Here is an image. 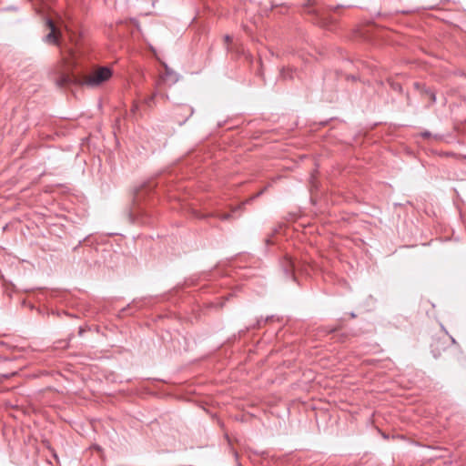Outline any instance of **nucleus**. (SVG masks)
Masks as SVG:
<instances>
[{"label": "nucleus", "instance_id": "f257e3e1", "mask_svg": "<svg viewBox=\"0 0 466 466\" xmlns=\"http://www.w3.org/2000/svg\"><path fill=\"white\" fill-rule=\"evenodd\" d=\"M113 76V69L106 66H93L76 76H64L61 85L74 84L89 89L103 87Z\"/></svg>", "mask_w": 466, "mask_h": 466}, {"label": "nucleus", "instance_id": "f03ea898", "mask_svg": "<svg viewBox=\"0 0 466 466\" xmlns=\"http://www.w3.org/2000/svg\"><path fill=\"white\" fill-rule=\"evenodd\" d=\"M268 189V186L262 188L260 191H258L255 195L251 196L250 198H247L242 203L237 205V206H228L230 208L229 212H222L218 209L207 213V214H198L197 217L199 218H218L221 220H230L234 218V214L238 211L242 210V208L248 204H251L256 198H259L264 194V192Z\"/></svg>", "mask_w": 466, "mask_h": 466}, {"label": "nucleus", "instance_id": "7ed1b4c3", "mask_svg": "<svg viewBox=\"0 0 466 466\" xmlns=\"http://www.w3.org/2000/svg\"><path fill=\"white\" fill-rule=\"evenodd\" d=\"M280 267L284 276L287 279H290L293 281H297L296 273L299 270V268L300 267L299 263H297L292 258L286 255L280 260Z\"/></svg>", "mask_w": 466, "mask_h": 466}, {"label": "nucleus", "instance_id": "20e7f679", "mask_svg": "<svg viewBox=\"0 0 466 466\" xmlns=\"http://www.w3.org/2000/svg\"><path fill=\"white\" fill-rule=\"evenodd\" d=\"M46 25L49 32L45 36V41L48 44L58 46L62 37L60 30L51 19H47Z\"/></svg>", "mask_w": 466, "mask_h": 466}, {"label": "nucleus", "instance_id": "39448f33", "mask_svg": "<svg viewBox=\"0 0 466 466\" xmlns=\"http://www.w3.org/2000/svg\"><path fill=\"white\" fill-rule=\"evenodd\" d=\"M164 66H165V70H166V74H165V77H164L165 82H167L169 85L177 83L178 80L177 74L171 71L166 64H164Z\"/></svg>", "mask_w": 466, "mask_h": 466}, {"label": "nucleus", "instance_id": "423d86ee", "mask_svg": "<svg viewBox=\"0 0 466 466\" xmlns=\"http://www.w3.org/2000/svg\"><path fill=\"white\" fill-rule=\"evenodd\" d=\"M66 31H67L69 40L71 41V43H73L75 45L76 49H78L80 35H77L76 32H75L71 29H66Z\"/></svg>", "mask_w": 466, "mask_h": 466}, {"label": "nucleus", "instance_id": "0eeeda50", "mask_svg": "<svg viewBox=\"0 0 466 466\" xmlns=\"http://www.w3.org/2000/svg\"><path fill=\"white\" fill-rule=\"evenodd\" d=\"M422 95L429 96L431 104H434L436 102V94L430 87L423 86H422Z\"/></svg>", "mask_w": 466, "mask_h": 466}, {"label": "nucleus", "instance_id": "6e6552de", "mask_svg": "<svg viewBox=\"0 0 466 466\" xmlns=\"http://www.w3.org/2000/svg\"><path fill=\"white\" fill-rule=\"evenodd\" d=\"M279 232V228H274L272 229V233L268 236L265 239H264V243H265V253L268 252V247L271 246L274 244V241L272 239L273 236L275 234H277Z\"/></svg>", "mask_w": 466, "mask_h": 466}, {"label": "nucleus", "instance_id": "1a4fd4ad", "mask_svg": "<svg viewBox=\"0 0 466 466\" xmlns=\"http://www.w3.org/2000/svg\"><path fill=\"white\" fill-rule=\"evenodd\" d=\"M280 76L284 79L293 78V72L289 68L282 67L280 70Z\"/></svg>", "mask_w": 466, "mask_h": 466}, {"label": "nucleus", "instance_id": "9d476101", "mask_svg": "<svg viewBox=\"0 0 466 466\" xmlns=\"http://www.w3.org/2000/svg\"><path fill=\"white\" fill-rule=\"evenodd\" d=\"M274 319H275V316H274V315L268 316V317H266L265 319L260 318L259 319H258V320H257V324H256V326H257L258 328H260V327H262L264 324H266V323H267V322H268V321L273 320Z\"/></svg>", "mask_w": 466, "mask_h": 466}, {"label": "nucleus", "instance_id": "9b49d317", "mask_svg": "<svg viewBox=\"0 0 466 466\" xmlns=\"http://www.w3.org/2000/svg\"><path fill=\"white\" fill-rule=\"evenodd\" d=\"M390 86L391 89L394 90L395 92L402 93V91H403L402 86L398 82L390 81Z\"/></svg>", "mask_w": 466, "mask_h": 466}, {"label": "nucleus", "instance_id": "f8f14e48", "mask_svg": "<svg viewBox=\"0 0 466 466\" xmlns=\"http://www.w3.org/2000/svg\"><path fill=\"white\" fill-rule=\"evenodd\" d=\"M431 353L435 359L439 358L441 356V351L434 348V345H431Z\"/></svg>", "mask_w": 466, "mask_h": 466}, {"label": "nucleus", "instance_id": "ddd939ff", "mask_svg": "<svg viewBox=\"0 0 466 466\" xmlns=\"http://www.w3.org/2000/svg\"><path fill=\"white\" fill-rule=\"evenodd\" d=\"M413 86H414V88H415L416 90L420 91V92L422 94V86H424L423 84H420V83H419V82H415V83L413 84Z\"/></svg>", "mask_w": 466, "mask_h": 466}, {"label": "nucleus", "instance_id": "4468645a", "mask_svg": "<svg viewBox=\"0 0 466 466\" xmlns=\"http://www.w3.org/2000/svg\"><path fill=\"white\" fill-rule=\"evenodd\" d=\"M420 135L423 138H430L431 137V133L428 130L421 132Z\"/></svg>", "mask_w": 466, "mask_h": 466}, {"label": "nucleus", "instance_id": "2eb2a0df", "mask_svg": "<svg viewBox=\"0 0 466 466\" xmlns=\"http://www.w3.org/2000/svg\"><path fill=\"white\" fill-rule=\"evenodd\" d=\"M315 4H316L315 0H308L305 5V7L309 8V7L313 6Z\"/></svg>", "mask_w": 466, "mask_h": 466}, {"label": "nucleus", "instance_id": "dca6fc26", "mask_svg": "<svg viewBox=\"0 0 466 466\" xmlns=\"http://www.w3.org/2000/svg\"><path fill=\"white\" fill-rule=\"evenodd\" d=\"M224 41H225V43L228 45V44H229V43H231V42H232V37H231L230 35H225V37H224Z\"/></svg>", "mask_w": 466, "mask_h": 466}, {"label": "nucleus", "instance_id": "f3484780", "mask_svg": "<svg viewBox=\"0 0 466 466\" xmlns=\"http://www.w3.org/2000/svg\"><path fill=\"white\" fill-rule=\"evenodd\" d=\"M147 193H148V192H149V190L151 189V187H152V186H151V181H149L148 179H147Z\"/></svg>", "mask_w": 466, "mask_h": 466}, {"label": "nucleus", "instance_id": "a211bd4d", "mask_svg": "<svg viewBox=\"0 0 466 466\" xmlns=\"http://www.w3.org/2000/svg\"><path fill=\"white\" fill-rule=\"evenodd\" d=\"M308 12H309V13H314V14H316V15H319V12H318L317 10H315V9H314V10H309Z\"/></svg>", "mask_w": 466, "mask_h": 466}, {"label": "nucleus", "instance_id": "6ab92c4d", "mask_svg": "<svg viewBox=\"0 0 466 466\" xmlns=\"http://www.w3.org/2000/svg\"><path fill=\"white\" fill-rule=\"evenodd\" d=\"M350 317H351L352 319H354V318H356V317H357V316H356V314H355L353 311H352V312H350Z\"/></svg>", "mask_w": 466, "mask_h": 466}, {"label": "nucleus", "instance_id": "aec40b11", "mask_svg": "<svg viewBox=\"0 0 466 466\" xmlns=\"http://www.w3.org/2000/svg\"><path fill=\"white\" fill-rule=\"evenodd\" d=\"M149 50V48L147 47V51ZM151 52H152V55L156 56V53H155V50L153 48H150Z\"/></svg>", "mask_w": 466, "mask_h": 466}, {"label": "nucleus", "instance_id": "412c9836", "mask_svg": "<svg viewBox=\"0 0 466 466\" xmlns=\"http://www.w3.org/2000/svg\"><path fill=\"white\" fill-rule=\"evenodd\" d=\"M337 329H338L337 328H333V329H331L329 330V332H335V331H337Z\"/></svg>", "mask_w": 466, "mask_h": 466}, {"label": "nucleus", "instance_id": "4be33fe9", "mask_svg": "<svg viewBox=\"0 0 466 466\" xmlns=\"http://www.w3.org/2000/svg\"><path fill=\"white\" fill-rule=\"evenodd\" d=\"M244 333H245V331H244V330H240V331L238 332V336H239V337H241V335H242V334H244Z\"/></svg>", "mask_w": 466, "mask_h": 466}, {"label": "nucleus", "instance_id": "5701e85b", "mask_svg": "<svg viewBox=\"0 0 466 466\" xmlns=\"http://www.w3.org/2000/svg\"><path fill=\"white\" fill-rule=\"evenodd\" d=\"M150 99H151V97L147 95V105L149 104Z\"/></svg>", "mask_w": 466, "mask_h": 466}, {"label": "nucleus", "instance_id": "b1692460", "mask_svg": "<svg viewBox=\"0 0 466 466\" xmlns=\"http://www.w3.org/2000/svg\"><path fill=\"white\" fill-rule=\"evenodd\" d=\"M451 339L452 343H455V339L452 337H451Z\"/></svg>", "mask_w": 466, "mask_h": 466}]
</instances>
